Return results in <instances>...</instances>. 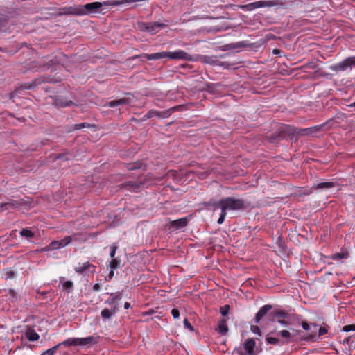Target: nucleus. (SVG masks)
I'll return each mask as SVG.
<instances>
[{
	"mask_svg": "<svg viewBox=\"0 0 355 355\" xmlns=\"http://www.w3.org/2000/svg\"><path fill=\"white\" fill-rule=\"evenodd\" d=\"M138 28H139L140 31H147L149 33V22H139Z\"/></svg>",
	"mask_w": 355,
	"mask_h": 355,
	"instance_id": "29",
	"label": "nucleus"
},
{
	"mask_svg": "<svg viewBox=\"0 0 355 355\" xmlns=\"http://www.w3.org/2000/svg\"><path fill=\"white\" fill-rule=\"evenodd\" d=\"M218 206L220 209L227 210H238L244 207L243 200L239 198L232 197L225 198L218 202Z\"/></svg>",
	"mask_w": 355,
	"mask_h": 355,
	"instance_id": "3",
	"label": "nucleus"
},
{
	"mask_svg": "<svg viewBox=\"0 0 355 355\" xmlns=\"http://www.w3.org/2000/svg\"><path fill=\"white\" fill-rule=\"evenodd\" d=\"M62 289L69 291L73 287V284L71 281H66L62 284Z\"/></svg>",
	"mask_w": 355,
	"mask_h": 355,
	"instance_id": "30",
	"label": "nucleus"
},
{
	"mask_svg": "<svg viewBox=\"0 0 355 355\" xmlns=\"http://www.w3.org/2000/svg\"><path fill=\"white\" fill-rule=\"evenodd\" d=\"M58 349V346L55 345L53 347L49 348L44 351L41 355H53Z\"/></svg>",
	"mask_w": 355,
	"mask_h": 355,
	"instance_id": "33",
	"label": "nucleus"
},
{
	"mask_svg": "<svg viewBox=\"0 0 355 355\" xmlns=\"http://www.w3.org/2000/svg\"><path fill=\"white\" fill-rule=\"evenodd\" d=\"M59 245V241H53L48 246L45 247L42 250L49 251L51 250H58L60 249Z\"/></svg>",
	"mask_w": 355,
	"mask_h": 355,
	"instance_id": "25",
	"label": "nucleus"
},
{
	"mask_svg": "<svg viewBox=\"0 0 355 355\" xmlns=\"http://www.w3.org/2000/svg\"><path fill=\"white\" fill-rule=\"evenodd\" d=\"M20 203L15 200H11L9 202H7L6 203L0 205V211H3L6 209H9L10 208H16L17 206H19Z\"/></svg>",
	"mask_w": 355,
	"mask_h": 355,
	"instance_id": "17",
	"label": "nucleus"
},
{
	"mask_svg": "<svg viewBox=\"0 0 355 355\" xmlns=\"http://www.w3.org/2000/svg\"><path fill=\"white\" fill-rule=\"evenodd\" d=\"M228 310H229L228 306H225V307L222 308L221 311H220L222 315L225 316L228 313Z\"/></svg>",
	"mask_w": 355,
	"mask_h": 355,
	"instance_id": "46",
	"label": "nucleus"
},
{
	"mask_svg": "<svg viewBox=\"0 0 355 355\" xmlns=\"http://www.w3.org/2000/svg\"><path fill=\"white\" fill-rule=\"evenodd\" d=\"M349 107H355V102H354V103H352V104H350V105H349Z\"/></svg>",
	"mask_w": 355,
	"mask_h": 355,
	"instance_id": "51",
	"label": "nucleus"
},
{
	"mask_svg": "<svg viewBox=\"0 0 355 355\" xmlns=\"http://www.w3.org/2000/svg\"><path fill=\"white\" fill-rule=\"evenodd\" d=\"M61 345H64V346H77V343H76V338H68L65 340H64L63 342L62 343H60L57 345L58 346V348L61 346Z\"/></svg>",
	"mask_w": 355,
	"mask_h": 355,
	"instance_id": "22",
	"label": "nucleus"
},
{
	"mask_svg": "<svg viewBox=\"0 0 355 355\" xmlns=\"http://www.w3.org/2000/svg\"><path fill=\"white\" fill-rule=\"evenodd\" d=\"M355 65V58H348L342 62L331 67V69L334 71H344Z\"/></svg>",
	"mask_w": 355,
	"mask_h": 355,
	"instance_id": "5",
	"label": "nucleus"
},
{
	"mask_svg": "<svg viewBox=\"0 0 355 355\" xmlns=\"http://www.w3.org/2000/svg\"><path fill=\"white\" fill-rule=\"evenodd\" d=\"M114 274V270H112H112L110 271L109 275H108V277H109L110 279H111L113 277Z\"/></svg>",
	"mask_w": 355,
	"mask_h": 355,
	"instance_id": "49",
	"label": "nucleus"
},
{
	"mask_svg": "<svg viewBox=\"0 0 355 355\" xmlns=\"http://www.w3.org/2000/svg\"><path fill=\"white\" fill-rule=\"evenodd\" d=\"M226 215H227V213L225 211H224L223 209H221V214H220V216L219 217V218L218 219V224L220 225L222 224L224 220H225V218L226 217Z\"/></svg>",
	"mask_w": 355,
	"mask_h": 355,
	"instance_id": "36",
	"label": "nucleus"
},
{
	"mask_svg": "<svg viewBox=\"0 0 355 355\" xmlns=\"http://www.w3.org/2000/svg\"><path fill=\"white\" fill-rule=\"evenodd\" d=\"M132 95L128 94L126 97L120 99L110 101V102L107 103V105L109 107H114L121 105L130 104L132 103Z\"/></svg>",
	"mask_w": 355,
	"mask_h": 355,
	"instance_id": "10",
	"label": "nucleus"
},
{
	"mask_svg": "<svg viewBox=\"0 0 355 355\" xmlns=\"http://www.w3.org/2000/svg\"><path fill=\"white\" fill-rule=\"evenodd\" d=\"M239 7L242 10H247V11H252L254 10L252 3L245 4V5H241Z\"/></svg>",
	"mask_w": 355,
	"mask_h": 355,
	"instance_id": "34",
	"label": "nucleus"
},
{
	"mask_svg": "<svg viewBox=\"0 0 355 355\" xmlns=\"http://www.w3.org/2000/svg\"><path fill=\"white\" fill-rule=\"evenodd\" d=\"M120 262L116 259H112V261L110 262V267L112 270H115L119 267Z\"/></svg>",
	"mask_w": 355,
	"mask_h": 355,
	"instance_id": "32",
	"label": "nucleus"
},
{
	"mask_svg": "<svg viewBox=\"0 0 355 355\" xmlns=\"http://www.w3.org/2000/svg\"><path fill=\"white\" fill-rule=\"evenodd\" d=\"M158 56H159L158 60L164 59V58L170 59V52H167V51L158 52Z\"/></svg>",
	"mask_w": 355,
	"mask_h": 355,
	"instance_id": "35",
	"label": "nucleus"
},
{
	"mask_svg": "<svg viewBox=\"0 0 355 355\" xmlns=\"http://www.w3.org/2000/svg\"><path fill=\"white\" fill-rule=\"evenodd\" d=\"M71 242V237L68 236L59 241L60 248H64Z\"/></svg>",
	"mask_w": 355,
	"mask_h": 355,
	"instance_id": "28",
	"label": "nucleus"
},
{
	"mask_svg": "<svg viewBox=\"0 0 355 355\" xmlns=\"http://www.w3.org/2000/svg\"><path fill=\"white\" fill-rule=\"evenodd\" d=\"M253 6L254 10L261 8L266 7H273L277 6L279 4L277 0H271V1H259L256 2H253Z\"/></svg>",
	"mask_w": 355,
	"mask_h": 355,
	"instance_id": "12",
	"label": "nucleus"
},
{
	"mask_svg": "<svg viewBox=\"0 0 355 355\" xmlns=\"http://www.w3.org/2000/svg\"><path fill=\"white\" fill-rule=\"evenodd\" d=\"M122 0H109L104 2H92L85 5L76 6L71 7H65L62 9L61 14L85 15L100 12V9L103 6H116L122 5Z\"/></svg>",
	"mask_w": 355,
	"mask_h": 355,
	"instance_id": "1",
	"label": "nucleus"
},
{
	"mask_svg": "<svg viewBox=\"0 0 355 355\" xmlns=\"http://www.w3.org/2000/svg\"><path fill=\"white\" fill-rule=\"evenodd\" d=\"M158 53H151V54H147V53H143L141 55H135L132 57V59H135L136 58H144L147 59L148 60H158Z\"/></svg>",
	"mask_w": 355,
	"mask_h": 355,
	"instance_id": "21",
	"label": "nucleus"
},
{
	"mask_svg": "<svg viewBox=\"0 0 355 355\" xmlns=\"http://www.w3.org/2000/svg\"><path fill=\"white\" fill-rule=\"evenodd\" d=\"M4 275H5L6 279H11L14 277L15 273L13 271L8 270L5 271Z\"/></svg>",
	"mask_w": 355,
	"mask_h": 355,
	"instance_id": "41",
	"label": "nucleus"
},
{
	"mask_svg": "<svg viewBox=\"0 0 355 355\" xmlns=\"http://www.w3.org/2000/svg\"><path fill=\"white\" fill-rule=\"evenodd\" d=\"M96 266L89 262L83 263L81 266L75 268V271L79 274H85L87 271L95 272Z\"/></svg>",
	"mask_w": 355,
	"mask_h": 355,
	"instance_id": "11",
	"label": "nucleus"
},
{
	"mask_svg": "<svg viewBox=\"0 0 355 355\" xmlns=\"http://www.w3.org/2000/svg\"><path fill=\"white\" fill-rule=\"evenodd\" d=\"M141 164L140 163H135V164H130L128 168L130 170H133V169H136V168H141Z\"/></svg>",
	"mask_w": 355,
	"mask_h": 355,
	"instance_id": "43",
	"label": "nucleus"
},
{
	"mask_svg": "<svg viewBox=\"0 0 355 355\" xmlns=\"http://www.w3.org/2000/svg\"><path fill=\"white\" fill-rule=\"evenodd\" d=\"M301 325L302 328L306 331H309L310 329L311 324L308 323L307 322H302Z\"/></svg>",
	"mask_w": 355,
	"mask_h": 355,
	"instance_id": "45",
	"label": "nucleus"
},
{
	"mask_svg": "<svg viewBox=\"0 0 355 355\" xmlns=\"http://www.w3.org/2000/svg\"><path fill=\"white\" fill-rule=\"evenodd\" d=\"M343 331L345 332L355 331V324L345 325L343 327Z\"/></svg>",
	"mask_w": 355,
	"mask_h": 355,
	"instance_id": "39",
	"label": "nucleus"
},
{
	"mask_svg": "<svg viewBox=\"0 0 355 355\" xmlns=\"http://www.w3.org/2000/svg\"><path fill=\"white\" fill-rule=\"evenodd\" d=\"M116 312L117 310L112 308L104 309L103 310H102L101 315L103 319L109 320L110 318H111V317L114 315L116 313Z\"/></svg>",
	"mask_w": 355,
	"mask_h": 355,
	"instance_id": "16",
	"label": "nucleus"
},
{
	"mask_svg": "<svg viewBox=\"0 0 355 355\" xmlns=\"http://www.w3.org/2000/svg\"><path fill=\"white\" fill-rule=\"evenodd\" d=\"M130 304L129 302H125V304H124V308H125V309H128L130 308Z\"/></svg>",
	"mask_w": 355,
	"mask_h": 355,
	"instance_id": "50",
	"label": "nucleus"
},
{
	"mask_svg": "<svg viewBox=\"0 0 355 355\" xmlns=\"http://www.w3.org/2000/svg\"><path fill=\"white\" fill-rule=\"evenodd\" d=\"M328 332V329L326 327H320L318 331V336H323Z\"/></svg>",
	"mask_w": 355,
	"mask_h": 355,
	"instance_id": "44",
	"label": "nucleus"
},
{
	"mask_svg": "<svg viewBox=\"0 0 355 355\" xmlns=\"http://www.w3.org/2000/svg\"><path fill=\"white\" fill-rule=\"evenodd\" d=\"M266 342L267 344L273 345H281V340L275 337H267L266 338Z\"/></svg>",
	"mask_w": 355,
	"mask_h": 355,
	"instance_id": "26",
	"label": "nucleus"
},
{
	"mask_svg": "<svg viewBox=\"0 0 355 355\" xmlns=\"http://www.w3.org/2000/svg\"><path fill=\"white\" fill-rule=\"evenodd\" d=\"M177 110L176 107H171V109L164 111V112H159L155 110H150L148 112L147 116L148 118L153 117L154 116H157L158 117L161 118H167L171 114L175 111Z\"/></svg>",
	"mask_w": 355,
	"mask_h": 355,
	"instance_id": "9",
	"label": "nucleus"
},
{
	"mask_svg": "<svg viewBox=\"0 0 355 355\" xmlns=\"http://www.w3.org/2000/svg\"><path fill=\"white\" fill-rule=\"evenodd\" d=\"M240 355H257L256 342L253 338L247 339L242 348L240 349Z\"/></svg>",
	"mask_w": 355,
	"mask_h": 355,
	"instance_id": "4",
	"label": "nucleus"
},
{
	"mask_svg": "<svg viewBox=\"0 0 355 355\" xmlns=\"http://www.w3.org/2000/svg\"><path fill=\"white\" fill-rule=\"evenodd\" d=\"M335 184L333 182H322L318 183L315 188L317 189H329L334 187Z\"/></svg>",
	"mask_w": 355,
	"mask_h": 355,
	"instance_id": "23",
	"label": "nucleus"
},
{
	"mask_svg": "<svg viewBox=\"0 0 355 355\" xmlns=\"http://www.w3.org/2000/svg\"><path fill=\"white\" fill-rule=\"evenodd\" d=\"M184 328L189 329L190 331H193L194 329L192 327V325L190 324V322L188 321L187 318L184 320Z\"/></svg>",
	"mask_w": 355,
	"mask_h": 355,
	"instance_id": "38",
	"label": "nucleus"
},
{
	"mask_svg": "<svg viewBox=\"0 0 355 355\" xmlns=\"http://www.w3.org/2000/svg\"><path fill=\"white\" fill-rule=\"evenodd\" d=\"M316 130L315 128H305L302 129L299 133L300 135H311Z\"/></svg>",
	"mask_w": 355,
	"mask_h": 355,
	"instance_id": "31",
	"label": "nucleus"
},
{
	"mask_svg": "<svg viewBox=\"0 0 355 355\" xmlns=\"http://www.w3.org/2000/svg\"><path fill=\"white\" fill-rule=\"evenodd\" d=\"M26 336L30 341H36L40 338L38 334L33 329H28L26 333Z\"/></svg>",
	"mask_w": 355,
	"mask_h": 355,
	"instance_id": "19",
	"label": "nucleus"
},
{
	"mask_svg": "<svg viewBox=\"0 0 355 355\" xmlns=\"http://www.w3.org/2000/svg\"><path fill=\"white\" fill-rule=\"evenodd\" d=\"M20 235L27 239H31L33 237L34 234L31 230L24 228L20 232Z\"/></svg>",
	"mask_w": 355,
	"mask_h": 355,
	"instance_id": "27",
	"label": "nucleus"
},
{
	"mask_svg": "<svg viewBox=\"0 0 355 355\" xmlns=\"http://www.w3.org/2000/svg\"><path fill=\"white\" fill-rule=\"evenodd\" d=\"M166 25L160 22H149V33L151 34H155L162 28L166 27Z\"/></svg>",
	"mask_w": 355,
	"mask_h": 355,
	"instance_id": "14",
	"label": "nucleus"
},
{
	"mask_svg": "<svg viewBox=\"0 0 355 355\" xmlns=\"http://www.w3.org/2000/svg\"><path fill=\"white\" fill-rule=\"evenodd\" d=\"M170 60H180L185 61L195 60L193 55H190L189 53L182 50L170 52Z\"/></svg>",
	"mask_w": 355,
	"mask_h": 355,
	"instance_id": "6",
	"label": "nucleus"
},
{
	"mask_svg": "<svg viewBox=\"0 0 355 355\" xmlns=\"http://www.w3.org/2000/svg\"><path fill=\"white\" fill-rule=\"evenodd\" d=\"M218 332L222 335H225L227 332L228 328H227L225 320H222L219 323L218 327Z\"/></svg>",
	"mask_w": 355,
	"mask_h": 355,
	"instance_id": "24",
	"label": "nucleus"
},
{
	"mask_svg": "<svg viewBox=\"0 0 355 355\" xmlns=\"http://www.w3.org/2000/svg\"><path fill=\"white\" fill-rule=\"evenodd\" d=\"M349 257V253L346 250H341L340 252H337L331 257L333 260L347 259Z\"/></svg>",
	"mask_w": 355,
	"mask_h": 355,
	"instance_id": "20",
	"label": "nucleus"
},
{
	"mask_svg": "<svg viewBox=\"0 0 355 355\" xmlns=\"http://www.w3.org/2000/svg\"><path fill=\"white\" fill-rule=\"evenodd\" d=\"M278 334L284 340L282 343H289L292 342L293 339V335L288 330H281L278 332Z\"/></svg>",
	"mask_w": 355,
	"mask_h": 355,
	"instance_id": "15",
	"label": "nucleus"
},
{
	"mask_svg": "<svg viewBox=\"0 0 355 355\" xmlns=\"http://www.w3.org/2000/svg\"><path fill=\"white\" fill-rule=\"evenodd\" d=\"M85 127H86V123H82L75 125L74 129L75 130H80Z\"/></svg>",
	"mask_w": 355,
	"mask_h": 355,
	"instance_id": "47",
	"label": "nucleus"
},
{
	"mask_svg": "<svg viewBox=\"0 0 355 355\" xmlns=\"http://www.w3.org/2000/svg\"><path fill=\"white\" fill-rule=\"evenodd\" d=\"M121 297V293H111L110 298L105 301V304L110 305L111 308L118 310L119 302Z\"/></svg>",
	"mask_w": 355,
	"mask_h": 355,
	"instance_id": "8",
	"label": "nucleus"
},
{
	"mask_svg": "<svg viewBox=\"0 0 355 355\" xmlns=\"http://www.w3.org/2000/svg\"><path fill=\"white\" fill-rule=\"evenodd\" d=\"M250 329H251V331L254 334H257L258 336H261V330L259 329V327L257 325H252L251 327H250Z\"/></svg>",
	"mask_w": 355,
	"mask_h": 355,
	"instance_id": "37",
	"label": "nucleus"
},
{
	"mask_svg": "<svg viewBox=\"0 0 355 355\" xmlns=\"http://www.w3.org/2000/svg\"><path fill=\"white\" fill-rule=\"evenodd\" d=\"M273 315L277 322L284 327L300 322V318L297 315L289 313L284 310L275 311Z\"/></svg>",
	"mask_w": 355,
	"mask_h": 355,
	"instance_id": "2",
	"label": "nucleus"
},
{
	"mask_svg": "<svg viewBox=\"0 0 355 355\" xmlns=\"http://www.w3.org/2000/svg\"><path fill=\"white\" fill-rule=\"evenodd\" d=\"M271 309H272V306H270L269 304H266V305H264L263 306H262L255 315V318H254L255 322L259 323V321L263 318V316H265L266 315V313L270 310H271Z\"/></svg>",
	"mask_w": 355,
	"mask_h": 355,
	"instance_id": "13",
	"label": "nucleus"
},
{
	"mask_svg": "<svg viewBox=\"0 0 355 355\" xmlns=\"http://www.w3.org/2000/svg\"><path fill=\"white\" fill-rule=\"evenodd\" d=\"M187 223V220L186 218H182L178 220H173L171 222V227L175 229H178L181 227H184L186 226Z\"/></svg>",
	"mask_w": 355,
	"mask_h": 355,
	"instance_id": "18",
	"label": "nucleus"
},
{
	"mask_svg": "<svg viewBox=\"0 0 355 355\" xmlns=\"http://www.w3.org/2000/svg\"><path fill=\"white\" fill-rule=\"evenodd\" d=\"M117 250V245H112L110 248V257L112 258V259H114V256H115V254H116V251Z\"/></svg>",
	"mask_w": 355,
	"mask_h": 355,
	"instance_id": "40",
	"label": "nucleus"
},
{
	"mask_svg": "<svg viewBox=\"0 0 355 355\" xmlns=\"http://www.w3.org/2000/svg\"><path fill=\"white\" fill-rule=\"evenodd\" d=\"M98 342V339L96 337H94L93 336H89L86 338H76V343L77 346H83V347H91L95 344H96Z\"/></svg>",
	"mask_w": 355,
	"mask_h": 355,
	"instance_id": "7",
	"label": "nucleus"
},
{
	"mask_svg": "<svg viewBox=\"0 0 355 355\" xmlns=\"http://www.w3.org/2000/svg\"><path fill=\"white\" fill-rule=\"evenodd\" d=\"M171 314L175 319H177L180 317V311L177 309H173L171 311Z\"/></svg>",
	"mask_w": 355,
	"mask_h": 355,
	"instance_id": "42",
	"label": "nucleus"
},
{
	"mask_svg": "<svg viewBox=\"0 0 355 355\" xmlns=\"http://www.w3.org/2000/svg\"><path fill=\"white\" fill-rule=\"evenodd\" d=\"M101 288V286L100 284H95L94 286H93V290L95 291H99Z\"/></svg>",
	"mask_w": 355,
	"mask_h": 355,
	"instance_id": "48",
	"label": "nucleus"
}]
</instances>
